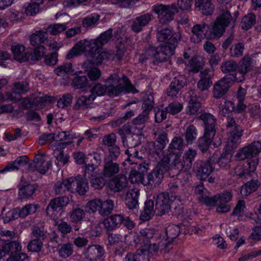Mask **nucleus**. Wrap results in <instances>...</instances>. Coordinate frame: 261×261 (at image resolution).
Masks as SVG:
<instances>
[{
	"instance_id": "36",
	"label": "nucleus",
	"mask_w": 261,
	"mask_h": 261,
	"mask_svg": "<svg viewBox=\"0 0 261 261\" xmlns=\"http://www.w3.org/2000/svg\"><path fill=\"white\" fill-rule=\"evenodd\" d=\"M139 195V190L137 188H133L127 192L125 201L129 209L135 208L137 207Z\"/></svg>"
},
{
	"instance_id": "58",
	"label": "nucleus",
	"mask_w": 261,
	"mask_h": 261,
	"mask_svg": "<svg viewBox=\"0 0 261 261\" xmlns=\"http://www.w3.org/2000/svg\"><path fill=\"white\" fill-rule=\"evenodd\" d=\"M99 19V15L93 13L86 17L83 21V24L85 28H90L97 23Z\"/></svg>"
},
{
	"instance_id": "21",
	"label": "nucleus",
	"mask_w": 261,
	"mask_h": 261,
	"mask_svg": "<svg viewBox=\"0 0 261 261\" xmlns=\"http://www.w3.org/2000/svg\"><path fill=\"white\" fill-rule=\"evenodd\" d=\"M218 201L217 211L218 213H224L230 211V207L227 204L232 199V194L230 192L225 191L223 193L216 195Z\"/></svg>"
},
{
	"instance_id": "30",
	"label": "nucleus",
	"mask_w": 261,
	"mask_h": 261,
	"mask_svg": "<svg viewBox=\"0 0 261 261\" xmlns=\"http://www.w3.org/2000/svg\"><path fill=\"white\" fill-rule=\"evenodd\" d=\"M11 50L15 60L20 63L29 61V53L25 51V47L23 45L19 44L12 45Z\"/></svg>"
},
{
	"instance_id": "52",
	"label": "nucleus",
	"mask_w": 261,
	"mask_h": 261,
	"mask_svg": "<svg viewBox=\"0 0 261 261\" xmlns=\"http://www.w3.org/2000/svg\"><path fill=\"white\" fill-rule=\"evenodd\" d=\"M30 242L27 245V248L31 252H40L43 247V242L41 241L31 238Z\"/></svg>"
},
{
	"instance_id": "13",
	"label": "nucleus",
	"mask_w": 261,
	"mask_h": 261,
	"mask_svg": "<svg viewBox=\"0 0 261 261\" xmlns=\"http://www.w3.org/2000/svg\"><path fill=\"white\" fill-rule=\"evenodd\" d=\"M51 166V161L47 156L38 154L35 156L33 162L29 164L28 170L29 172L37 171L44 174Z\"/></svg>"
},
{
	"instance_id": "27",
	"label": "nucleus",
	"mask_w": 261,
	"mask_h": 261,
	"mask_svg": "<svg viewBox=\"0 0 261 261\" xmlns=\"http://www.w3.org/2000/svg\"><path fill=\"white\" fill-rule=\"evenodd\" d=\"M21 250V246L16 241H11L6 243L1 248L0 247V252H2V258L7 255H10V256H14Z\"/></svg>"
},
{
	"instance_id": "59",
	"label": "nucleus",
	"mask_w": 261,
	"mask_h": 261,
	"mask_svg": "<svg viewBox=\"0 0 261 261\" xmlns=\"http://www.w3.org/2000/svg\"><path fill=\"white\" fill-rule=\"evenodd\" d=\"M14 90L17 91L21 94H24L30 89L29 83L27 81L19 82L14 83Z\"/></svg>"
},
{
	"instance_id": "20",
	"label": "nucleus",
	"mask_w": 261,
	"mask_h": 261,
	"mask_svg": "<svg viewBox=\"0 0 261 261\" xmlns=\"http://www.w3.org/2000/svg\"><path fill=\"white\" fill-rule=\"evenodd\" d=\"M252 61L248 56H245L239 63L238 72L236 73L234 79L236 82H241L244 79V75L250 71L252 67Z\"/></svg>"
},
{
	"instance_id": "17",
	"label": "nucleus",
	"mask_w": 261,
	"mask_h": 261,
	"mask_svg": "<svg viewBox=\"0 0 261 261\" xmlns=\"http://www.w3.org/2000/svg\"><path fill=\"white\" fill-rule=\"evenodd\" d=\"M153 97L150 93L147 95V97L144 99L142 108L143 111L142 113L138 116L133 120V123L135 125H140L144 123L148 119V115L149 112L152 110L153 106Z\"/></svg>"
},
{
	"instance_id": "1",
	"label": "nucleus",
	"mask_w": 261,
	"mask_h": 261,
	"mask_svg": "<svg viewBox=\"0 0 261 261\" xmlns=\"http://www.w3.org/2000/svg\"><path fill=\"white\" fill-rule=\"evenodd\" d=\"M196 154L195 150L189 149L186 151L181 159V153L171 152L164 156L157 166L146 176L143 181L144 186L159 185L164 177V174L169 170H175L180 174L182 172H188L191 169L192 162Z\"/></svg>"
},
{
	"instance_id": "15",
	"label": "nucleus",
	"mask_w": 261,
	"mask_h": 261,
	"mask_svg": "<svg viewBox=\"0 0 261 261\" xmlns=\"http://www.w3.org/2000/svg\"><path fill=\"white\" fill-rule=\"evenodd\" d=\"M88 189V183L85 178L77 179L71 177L66 180V190L71 192L76 191L80 194L84 195Z\"/></svg>"
},
{
	"instance_id": "23",
	"label": "nucleus",
	"mask_w": 261,
	"mask_h": 261,
	"mask_svg": "<svg viewBox=\"0 0 261 261\" xmlns=\"http://www.w3.org/2000/svg\"><path fill=\"white\" fill-rule=\"evenodd\" d=\"M187 80L185 76L178 75L175 76L171 83L167 91V94L171 97H175L179 91L186 85Z\"/></svg>"
},
{
	"instance_id": "7",
	"label": "nucleus",
	"mask_w": 261,
	"mask_h": 261,
	"mask_svg": "<svg viewBox=\"0 0 261 261\" xmlns=\"http://www.w3.org/2000/svg\"><path fill=\"white\" fill-rule=\"evenodd\" d=\"M139 241H135L136 243L142 241L141 243H144L140 249H138L135 254L128 253L125 257L126 261H149V255H153L162 248L155 244H151L149 240L153 237L152 231L148 228H145L140 232Z\"/></svg>"
},
{
	"instance_id": "57",
	"label": "nucleus",
	"mask_w": 261,
	"mask_h": 261,
	"mask_svg": "<svg viewBox=\"0 0 261 261\" xmlns=\"http://www.w3.org/2000/svg\"><path fill=\"white\" fill-rule=\"evenodd\" d=\"M1 240L5 242H8L15 239L16 233L14 231L6 229L0 230Z\"/></svg>"
},
{
	"instance_id": "42",
	"label": "nucleus",
	"mask_w": 261,
	"mask_h": 261,
	"mask_svg": "<svg viewBox=\"0 0 261 261\" xmlns=\"http://www.w3.org/2000/svg\"><path fill=\"white\" fill-rule=\"evenodd\" d=\"M38 207V204L33 203L27 204L21 208H18L19 217L25 218L29 215H33L36 212Z\"/></svg>"
},
{
	"instance_id": "43",
	"label": "nucleus",
	"mask_w": 261,
	"mask_h": 261,
	"mask_svg": "<svg viewBox=\"0 0 261 261\" xmlns=\"http://www.w3.org/2000/svg\"><path fill=\"white\" fill-rule=\"evenodd\" d=\"M156 213L153 210V202L152 200H147L145 202V207L143 211L140 215V219L142 221H148Z\"/></svg>"
},
{
	"instance_id": "9",
	"label": "nucleus",
	"mask_w": 261,
	"mask_h": 261,
	"mask_svg": "<svg viewBox=\"0 0 261 261\" xmlns=\"http://www.w3.org/2000/svg\"><path fill=\"white\" fill-rule=\"evenodd\" d=\"M200 118L203 121L205 132L203 137L198 140L199 147L202 152H205L211 144H213L214 147H218L221 142L220 138L216 136V119L214 116L211 114L204 113Z\"/></svg>"
},
{
	"instance_id": "4",
	"label": "nucleus",
	"mask_w": 261,
	"mask_h": 261,
	"mask_svg": "<svg viewBox=\"0 0 261 261\" xmlns=\"http://www.w3.org/2000/svg\"><path fill=\"white\" fill-rule=\"evenodd\" d=\"M158 39L163 43L157 47H150L141 55L139 60L144 62L149 58H153L156 62H163L174 54L177 43L181 39V34L178 32L172 34L170 29L166 28L158 33Z\"/></svg>"
},
{
	"instance_id": "33",
	"label": "nucleus",
	"mask_w": 261,
	"mask_h": 261,
	"mask_svg": "<svg viewBox=\"0 0 261 261\" xmlns=\"http://www.w3.org/2000/svg\"><path fill=\"white\" fill-rule=\"evenodd\" d=\"M65 197L60 196L51 199L49 202L46 208L47 215L50 214V211L59 212L63 210L65 206Z\"/></svg>"
},
{
	"instance_id": "18",
	"label": "nucleus",
	"mask_w": 261,
	"mask_h": 261,
	"mask_svg": "<svg viewBox=\"0 0 261 261\" xmlns=\"http://www.w3.org/2000/svg\"><path fill=\"white\" fill-rule=\"evenodd\" d=\"M169 196L167 193H161L156 199L155 212L158 215H162L169 212L171 208Z\"/></svg>"
},
{
	"instance_id": "14",
	"label": "nucleus",
	"mask_w": 261,
	"mask_h": 261,
	"mask_svg": "<svg viewBox=\"0 0 261 261\" xmlns=\"http://www.w3.org/2000/svg\"><path fill=\"white\" fill-rule=\"evenodd\" d=\"M233 81H236L234 75L228 74L219 81L214 86L213 94L215 97L218 98L222 97L227 91Z\"/></svg>"
},
{
	"instance_id": "53",
	"label": "nucleus",
	"mask_w": 261,
	"mask_h": 261,
	"mask_svg": "<svg viewBox=\"0 0 261 261\" xmlns=\"http://www.w3.org/2000/svg\"><path fill=\"white\" fill-rule=\"evenodd\" d=\"M120 154V149L117 146H111L109 149V152L104 158V161L116 160Z\"/></svg>"
},
{
	"instance_id": "48",
	"label": "nucleus",
	"mask_w": 261,
	"mask_h": 261,
	"mask_svg": "<svg viewBox=\"0 0 261 261\" xmlns=\"http://www.w3.org/2000/svg\"><path fill=\"white\" fill-rule=\"evenodd\" d=\"M101 203L99 209V214L101 215H109L114 208V203L113 201L111 199H108L104 201L101 199Z\"/></svg>"
},
{
	"instance_id": "44",
	"label": "nucleus",
	"mask_w": 261,
	"mask_h": 261,
	"mask_svg": "<svg viewBox=\"0 0 261 261\" xmlns=\"http://www.w3.org/2000/svg\"><path fill=\"white\" fill-rule=\"evenodd\" d=\"M47 232L44 231L43 227L33 225L31 227V238L43 242L47 237Z\"/></svg>"
},
{
	"instance_id": "26",
	"label": "nucleus",
	"mask_w": 261,
	"mask_h": 261,
	"mask_svg": "<svg viewBox=\"0 0 261 261\" xmlns=\"http://www.w3.org/2000/svg\"><path fill=\"white\" fill-rule=\"evenodd\" d=\"M54 150V154L58 161L57 166H64L65 165V155L64 149L65 148V142L62 141L55 142L51 145Z\"/></svg>"
},
{
	"instance_id": "61",
	"label": "nucleus",
	"mask_w": 261,
	"mask_h": 261,
	"mask_svg": "<svg viewBox=\"0 0 261 261\" xmlns=\"http://www.w3.org/2000/svg\"><path fill=\"white\" fill-rule=\"evenodd\" d=\"M201 203L204 204L207 206H214L217 205L218 206V201L217 196L215 195L213 197H209L207 194L204 195V197H200V201Z\"/></svg>"
},
{
	"instance_id": "19",
	"label": "nucleus",
	"mask_w": 261,
	"mask_h": 261,
	"mask_svg": "<svg viewBox=\"0 0 261 261\" xmlns=\"http://www.w3.org/2000/svg\"><path fill=\"white\" fill-rule=\"evenodd\" d=\"M194 170L196 173L198 178L200 180H205L210 175L213 170V168L210 161H207L206 162L197 161L194 167Z\"/></svg>"
},
{
	"instance_id": "56",
	"label": "nucleus",
	"mask_w": 261,
	"mask_h": 261,
	"mask_svg": "<svg viewBox=\"0 0 261 261\" xmlns=\"http://www.w3.org/2000/svg\"><path fill=\"white\" fill-rule=\"evenodd\" d=\"M88 175H90V174ZM90 175L92 176L91 180V185L94 188L99 189L104 186L107 180L106 179H105L103 177H98L95 173H94V172Z\"/></svg>"
},
{
	"instance_id": "60",
	"label": "nucleus",
	"mask_w": 261,
	"mask_h": 261,
	"mask_svg": "<svg viewBox=\"0 0 261 261\" xmlns=\"http://www.w3.org/2000/svg\"><path fill=\"white\" fill-rule=\"evenodd\" d=\"M72 83L77 88H82L90 86L86 76H76L73 80Z\"/></svg>"
},
{
	"instance_id": "32",
	"label": "nucleus",
	"mask_w": 261,
	"mask_h": 261,
	"mask_svg": "<svg viewBox=\"0 0 261 261\" xmlns=\"http://www.w3.org/2000/svg\"><path fill=\"white\" fill-rule=\"evenodd\" d=\"M65 139V132L59 133L58 134L55 133L43 134L39 138V143L41 145H43L45 143H51L54 140L55 141V142H57Z\"/></svg>"
},
{
	"instance_id": "12",
	"label": "nucleus",
	"mask_w": 261,
	"mask_h": 261,
	"mask_svg": "<svg viewBox=\"0 0 261 261\" xmlns=\"http://www.w3.org/2000/svg\"><path fill=\"white\" fill-rule=\"evenodd\" d=\"M233 214L237 216L240 220H245L246 218H250L254 220L255 223H260L261 222V203L257 209V212L252 214L247 212L245 201L240 200L234 208Z\"/></svg>"
},
{
	"instance_id": "55",
	"label": "nucleus",
	"mask_w": 261,
	"mask_h": 261,
	"mask_svg": "<svg viewBox=\"0 0 261 261\" xmlns=\"http://www.w3.org/2000/svg\"><path fill=\"white\" fill-rule=\"evenodd\" d=\"M65 30V25L61 23H54L48 25L46 30L47 34L56 35Z\"/></svg>"
},
{
	"instance_id": "10",
	"label": "nucleus",
	"mask_w": 261,
	"mask_h": 261,
	"mask_svg": "<svg viewBox=\"0 0 261 261\" xmlns=\"http://www.w3.org/2000/svg\"><path fill=\"white\" fill-rule=\"evenodd\" d=\"M103 175L105 178L112 179L109 184L111 190L118 192L123 190L127 185L126 178L124 176L114 178L120 170L119 165L113 162L104 161Z\"/></svg>"
},
{
	"instance_id": "41",
	"label": "nucleus",
	"mask_w": 261,
	"mask_h": 261,
	"mask_svg": "<svg viewBox=\"0 0 261 261\" xmlns=\"http://www.w3.org/2000/svg\"><path fill=\"white\" fill-rule=\"evenodd\" d=\"M47 37V32L41 31H36L30 36V44L32 46H38L43 43Z\"/></svg>"
},
{
	"instance_id": "8",
	"label": "nucleus",
	"mask_w": 261,
	"mask_h": 261,
	"mask_svg": "<svg viewBox=\"0 0 261 261\" xmlns=\"http://www.w3.org/2000/svg\"><path fill=\"white\" fill-rule=\"evenodd\" d=\"M242 136L241 129H237L234 125V121L231 119L228 124V139L224 151L219 159L218 164L221 168H226L229 167V163L232 158V152L240 143Z\"/></svg>"
},
{
	"instance_id": "46",
	"label": "nucleus",
	"mask_w": 261,
	"mask_h": 261,
	"mask_svg": "<svg viewBox=\"0 0 261 261\" xmlns=\"http://www.w3.org/2000/svg\"><path fill=\"white\" fill-rule=\"evenodd\" d=\"M166 238L165 241L167 243H170L171 240L176 238L180 232V227L178 225L171 224L169 225L165 230Z\"/></svg>"
},
{
	"instance_id": "51",
	"label": "nucleus",
	"mask_w": 261,
	"mask_h": 261,
	"mask_svg": "<svg viewBox=\"0 0 261 261\" xmlns=\"http://www.w3.org/2000/svg\"><path fill=\"white\" fill-rule=\"evenodd\" d=\"M255 17L253 14L250 13L245 15L242 19L241 26L242 29L248 30L255 23Z\"/></svg>"
},
{
	"instance_id": "63",
	"label": "nucleus",
	"mask_w": 261,
	"mask_h": 261,
	"mask_svg": "<svg viewBox=\"0 0 261 261\" xmlns=\"http://www.w3.org/2000/svg\"><path fill=\"white\" fill-rule=\"evenodd\" d=\"M85 215V211L83 209L77 208L72 212L70 217L72 221L79 222L84 218Z\"/></svg>"
},
{
	"instance_id": "64",
	"label": "nucleus",
	"mask_w": 261,
	"mask_h": 261,
	"mask_svg": "<svg viewBox=\"0 0 261 261\" xmlns=\"http://www.w3.org/2000/svg\"><path fill=\"white\" fill-rule=\"evenodd\" d=\"M129 179L132 183L141 182L143 184L144 178L142 173L136 170H132L129 174Z\"/></svg>"
},
{
	"instance_id": "37",
	"label": "nucleus",
	"mask_w": 261,
	"mask_h": 261,
	"mask_svg": "<svg viewBox=\"0 0 261 261\" xmlns=\"http://www.w3.org/2000/svg\"><path fill=\"white\" fill-rule=\"evenodd\" d=\"M195 6L205 15H211L214 10V6L210 0H197L196 1Z\"/></svg>"
},
{
	"instance_id": "62",
	"label": "nucleus",
	"mask_w": 261,
	"mask_h": 261,
	"mask_svg": "<svg viewBox=\"0 0 261 261\" xmlns=\"http://www.w3.org/2000/svg\"><path fill=\"white\" fill-rule=\"evenodd\" d=\"M183 106L181 103L174 101L170 103L167 107H166L168 112L172 115H175L182 109Z\"/></svg>"
},
{
	"instance_id": "25",
	"label": "nucleus",
	"mask_w": 261,
	"mask_h": 261,
	"mask_svg": "<svg viewBox=\"0 0 261 261\" xmlns=\"http://www.w3.org/2000/svg\"><path fill=\"white\" fill-rule=\"evenodd\" d=\"M190 56L188 53H185L184 58L185 61L184 63L186 68L189 71L198 72L200 69L202 68L204 65L203 59L199 56L192 58L190 60H188Z\"/></svg>"
},
{
	"instance_id": "54",
	"label": "nucleus",
	"mask_w": 261,
	"mask_h": 261,
	"mask_svg": "<svg viewBox=\"0 0 261 261\" xmlns=\"http://www.w3.org/2000/svg\"><path fill=\"white\" fill-rule=\"evenodd\" d=\"M197 136L196 129L193 125H190L186 129L185 133V138L186 141L188 144L193 143Z\"/></svg>"
},
{
	"instance_id": "35",
	"label": "nucleus",
	"mask_w": 261,
	"mask_h": 261,
	"mask_svg": "<svg viewBox=\"0 0 261 261\" xmlns=\"http://www.w3.org/2000/svg\"><path fill=\"white\" fill-rule=\"evenodd\" d=\"M123 217L121 215H113L105 219L103 221L105 227L112 230L120 226L123 222Z\"/></svg>"
},
{
	"instance_id": "31",
	"label": "nucleus",
	"mask_w": 261,
	"mask_h": 261,
	"mask_svg": "<svg viewBox=\"0 0 261 261\" xmlns=\"http://www.w3.org/2000/svg\"><path fill=\"white\" fill-rule=\"evenodd\" d=\"M213 71L210 70H205L201 73V79L197 84L198 88L204 91L207 90L212 85V76Z\"/></svg>"
},
{
	"instance_id": "16",
	"label": "nucleus",
	"mask_w": 261,
	"mask_h": 261,
	"mask_svg": "<svg viewBox=\"0 0 261 261\" xmlns=\"http://www.w3.org/2000/svg\"><path fill=\"white\" fill-rule=\"evenodd\" d=\"M153 11L158 15L160 21L166 23L172 19L176 9L173 7L158 4L153 7Z\"/></svg>"
},
{
	"instance_id": "2",
	"label": "nucleus",
	"mask_w": 261,
	"mask_h": 261,
	"mask_svg": "<svg viewBox=\"0 0 261 261\" xmlns=\"http://www.w3.org/2000/svg\"><path fill=\"white\" fill-rule=\"evenodd\" d=\"M112 36V30L110 29L96 39L84 40L79 41L66 55V58L71 59L83 53H85L93 64H99L109 59L112 55L102 51V46L106 43Z\"/></svg>"
},
{
	"instance_id": "47",
	"label": "nucleus",
	"mask_w": 261,
	"mask_h": 261,
	"mask_svg": "<svg viewBox=\"0 0 261 261\" xmlns=\"http://www.w3.org/2000/svg\"><path fill=\"white\" fill-rule=\"evenodd\" d=\"M1 216L3 219L4 223H7L9 222L17 219L19 217L18 212V208L11 210L7 212H5V208L3 209Z\"/></svg>"
},
{
	"instance_id": "39",
	"label": "nucleus",
	"mask_w": 261,
	"mask_h": 261,
	"mask_svg": "<svg viewBox=\"0 0 261 261\" xmlns=\"http://www.w3.org/2000/svg\"><path fill=\"white\" fill-rule=\"evenodd\" d=\"M29 159L27 156H20L17 158L14 161L7 163L6 165V169H8L9 172L17 170L20 167L27 165Z\"/></svg>"
},
{
	"instance_id": "38",
	"label": "nucleus",
	"mask_w": 261,
	"mask_h": 261,
	"mask_svg": "<svg viewBox=\"0 0 261 261\" xmlns=\"http://www.w3.org/2000/svg\"><path fill=\"white\" fill-rule=\"evenodd\" d=\"M152 15L147 13L136 18L132 26V30L135 32H139L143 26L146 25L151 20Z\"/></svg>"
},
{
	"instance_id": "6",
	"label": "nucleus",
	"mask_w": 261,
	"mask_h": 261,
	"mask_svg": "<svg viewBox=\"0 0 261 261\" xmlns=\"http://www.w3.org/2000/svg\"><path fill=\"white\" fill-rule=\"evenodd\" d=\"M261 151V143L255 141L239 150L235 156L236 160L252 159L246 165L240 163L234 168V174L240 177L249 174L255 171L258 164V155Z\"/></svg>"
},
{
	"instance_id": "28",
	"label": "nucleus",
	"mask_w": 261,
	"mask_h": 261,
	"mask_svg": "<svg viewBox=\"0 0 261 261\" xmlns=\"http://www.w3.org/2000/svg\"><path fill=\"white\" fill-rule=\"evenodd\" d=\"M186 96L189 97V104L187 108V113L191 115L196 114L200 110L201 105L198 101L196 92L190 91L187 94Z\"/></svg>"
},
{
	"instance_id": "50",
	"label": "nucleus",
	"mask_w": 261,
	"mask_h": 261,
	"mask_svg": "<svg viewBox=\"0 0 261 261\" xmlns=\"http://www.w3.org/2000/svg\"><path fill=\"white\" fill-rule=\"evenodd\" d=\"M45 48L43 45L36 46L33 53H29V60L31 61H37L40 60L44 56Z\"/></svg>"
},
{
	"instance_id": "40",
	"label": "nucleus",
	"mask_w": 261,
	"mask_h": 261,
	"mask_svg": "<svg viewBox=\"0 0 261 261\" xmlns=\"http://www.w3.org/2000/svg\"><path fill=\"white\" fill-rule=\"evenodd\" d=\"M104 249L99 245H92L87 249L85 255L90 260H95L102 256Z\"/></svg>"
},
{
	"instance_id": "34",
	"label": "nucleus",
	"mask_w": 261,
	"mask_h": 261,
	"mask_svg": "<svg viewBox=\"0 0 261 261\" xmlns=\"http://www.w3.org/2000/svg\"><path fill=\"white\" fill-rule=\"evenodd\" d=\"M234 110V107L233 103L228 100H226L224 102V104L222 106L221 108V113L222 115H223L224 116L227 117V131L228 132V124L229 121L232 119L234 121V125H236L237 127V129H241V134L242 135L243 130L242 128L239 126V125H237L236 123V122L233 118H231V112Z\"/></svg>"
},
{
	"instance_id": "22",
	"label": "nucleus",
	"mask_w": 261,
	"mask_h": 261,
	"mask_svg": "<svg viewBox=\"0 0 261 261\" xmlns=\"http://www.w3.org/2000/svg\"><path fill=\"white\" fill-rule=\"evenodd\" d=\"M187 80L185 76L178 75L175 76L171 83L167 91V94L171 97H175L179 91L186 85Z\"/></svg>"
},
{
	"instance_id": "11",
	"label": "nucleus",
	"mask_w": 261,
	"mask_h": 261,
	"mask_svg": "<svg viewBox=\"0 0 261 261\" xmlns=\"http://www.w3.org/2000/svg\"><path fill=\"white\" fill-rule=\"evenodd\" d=\"M130 131L133 132V134H128L126 138L123 140L124 145L130 149V150H125V154L128 155V157L123 162L124 165H126L127 164L132 165L138 163V152L134 149V147L138 145L141 143L142 139L143 138L141 128H137L136 126L132 127Z\"/></svg>"
},
{
	"instance_id": "29",
	"label": "nucleus",
	"mask_w": 261,
	"mask_h": 261,
	"mask_svg": "<svg viewBox=\"0 0 261 261\" xmlns=\"http://www.w3.org/2000/svg\"><path fill=\"white\" fill-rule=\"evenodd\" d=\"M37 188L38 186L36 184H28L21 186L18 189L19 198L21 200L33 199Z\"/></svg>"
},
{
	"instance_id": "45",
	"label": "nucleus",
	"mask_w": 261,
	"mask_h": 261,
	"mask_svg": "<svg viewBox=\"0 0 261 261\" xmlns=\"http://www.w3.org/2000/svg\"><path fill=\"white\" fill-rule=\"evenodd\" d=\"M259 185L257 180H251L243 185L240 193L242 196H247L255 191Z\"/></svg>"
},
{
	"instance_id": "49",
	"label": "nucleus",
	"mask_w": 261,
	"mask_h": 261,
	"mask_svg": "<svg viewBox=\"0 0 261 261\" xmlns=\"http://www.w3.org/2000/svg\"><path fill=\"white\" fill-rule=\"evenodd\" d=\"M101 199L95 198L90 200L85 206V211L87 213H95L98 211L99 213L100 205H101Z\"/></svg>"
},
{
	"instance_id": "5",
	"label": "nucleus",
	"mask_w": 261,
	"mask_h": 261,
	"mask_svg": "<svg viewBox=\"0 0 261 261\" xmlns=\"http://www.w3.org/2000/svg\"><path fill=\"white\" fill-rule=\"evenodd\" d=\"M231 17L230 13L227 11L222 13L214 23L212 32H210L209 26L205 23L194 25L191 37V41L198 43L205 38L211 39L215 37H220L224 32L226 27L230 22Z\"/></svg>"
},
{
	"instance_id": "3",
	"label": "nucleus",
	"mask_w": 261,
	"mask_h": 261,
	"mask_svg": "<svg viewBox=\"0 0 261 261\" xmlns=\"http://www.w3.org/2000/svg\"><path fill=\"white\" fill-rule=\"evenodd\" d=\"M107 87L100 84H96L91 89V94L88 97L87 96L81 97L77 101V105L79 106L87 105L93 101L96 96H101L106 92L109 96L114 97L119 95L122 93H137L138 91L132 85L125 76H122L118 73L111 74L106 82Z\"/></svg>"
},
{
	"instance_id": "24",
	"label": "nucleus",
	"mask_w": 261,
	"mask_h": 261,
	"mask_svg": "<svg viewBox=\"0 0 261 261\" xmlns=\"http://www.w3.org/2000/svg\"><path fill=\"white\" fill-rule=\"evenodd\" d=\"M87 159L91 162V163H88L85 167V176L87 174H91L98 167L101 163L102 156L100 153L93 152L87 155Z\"/></svg>"
}]
</instances>
